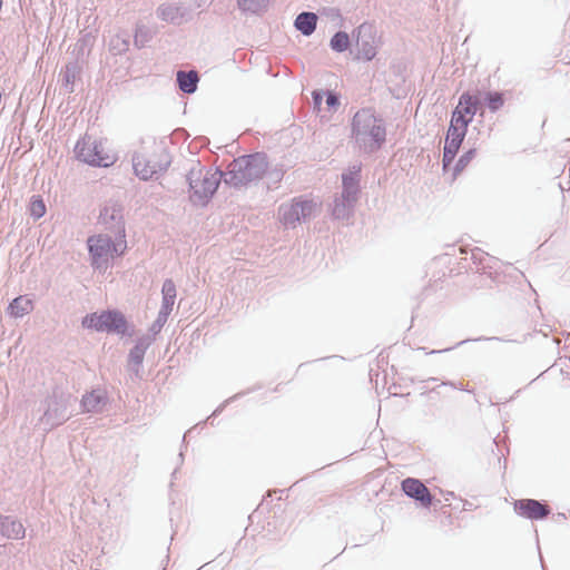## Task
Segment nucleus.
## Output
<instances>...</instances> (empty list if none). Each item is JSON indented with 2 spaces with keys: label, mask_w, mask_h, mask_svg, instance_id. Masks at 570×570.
<instances>
[{
  "label": "nucleus",
  "mask_w": 570,
  "mask_h": 570,
  "mask_svg": "<svg viewBox=\"0 0 570 570\" xmlns=\"http://www.w3.org/2000/svg\"><path fill=\"white\" fill-rule=\"evenodd\" d=\"M169 163L168 153L164 147L159 146L156 150V158L149 159L144 155H136L134 157V170L140 178L148 179L166 169Z\"/></svg>",
  "instance_id": "obj_6"
},
{
  "label": "nucleus",
  "mask_w": 570,
  "mask_h": 570,
  "mask_svg": "<svg viewBox=\"0 0 570 570\" xmlns=\"http://www.w3.org/2000/svg\"><path fill=\"white\" fill-rule=\"evenodd\" d=\"M376 55V48L373 45H365L358 52L357 58L364 60H372Z\"/></svg>",
  "instance_id": "obj_28"
},
{
  "label": "nucleus",
  "mask_w": 570,
  "mask_h": 570,
  "mask_svg": "<svg viewBox=\"0 0 570 570\" xmlns=\"http://www.w3.org/2000/svg\"><path fill=\"white\" fill-rule=\"evenodd\" d=\"M100 220L106 228H110L114 233L120 234V226L122 230H126L122 210L116 205L105 207L100 214Z\"/></svg>",
  "instance_id": "obj_12"
},
{
  "label": "nucleus",
  "mask_w": 570,
  "mask_h": 570,
  "mask_svg": "<svg viewBox=\"0 0 570 570\" xmlns=\"http://www.w3.org/2000/svg\"><path fill=\"white\" fill-rule=\"evenodd\" d=\"M350 43V39L347 33L345 32H337L334 35V37L331 40V47L336 51H344L347 49Z\"/></svg>",
  "instance_id": "obj_25"
},
{
  "label": "nucleus",
  "mask_w": 570,
  "mask_h": 570,
  "mask_svg": "<svg viewBox=\"0 0 570 570\" xmlns=\"http://www.w3.org/2000/svg\"><path fill=\"white\" fill-rule=\"evenodd\" d=\"M466 126L455 124L453 120H451L445 140L462 144L466 134Z\"/></svg>",
  "instance_id": "obj_20"
},
{
  "label": "nucleus",
  "mask_w": 570,
  "mask_h": 570,
  "mask_svg": "<svg viewBox=\"0 0 570 570\" xmlns=\"http://www.w3.org/2000/svg\"><path fill=\"white\" fill-rule=\"evenodd\" d=\"M474 157L475 149H470L466 153H464L455 164L451 173V179H456V177L468 167V165L473 160Z\"/></svg>",
  "instance_id": "obj_21"
},
{
  "label": "nucleus",
  "mask_w": 570,
  "mask_h": 570,
  "mask_svg": "<svg viewBox=\"0 0 570 570\" xmlns=\"http://www.w3.org/2000/svg\"><path fill=\"white\" fill-rule=\"evenodd\" d=\"M479 107V98L469 92H464L461 95L459 102L452 112L451 120L455 124H461L468 127L473 120Z\"/></svg>",
  "instance_id": "obj_8"
},
{
  "label": "nucleus",
  "mask_w": 570,
  "mask_h": 570,
  "mask_svg": "<svg viewBox=\"0 0 570 570\" xmlns=\"http://www.w3.org/2000/svg\"><path fill=\"white\" fill-rule=\"evenodd\" d=\"M75 151L81 161L92 166L108 167L117 160L116 151L106 139L83 137L77 142Z\"/></svg>",
  "instance_id": "obj_3"
},
{
  "label": "nucleus",
  "mask_w": 570,
  "mask_h": 570,
  "mask_svg": "<svg viewBox=\"0 0 570 570\" xmlns=\"http://www.w3.org/2000/svg\"><path fill=\"white\" fill-rule=\"evenodd\" d=\"M343 185H344V191H343V203L336 204L333 214L337 218L345 217V203L347 206H351L352 203L355 200V195L357 191V187L355 181L352 178L344 177L343 178Z\"/></svg>",
  "instance_id": "obj_13"
},
{
  "label": "nucleus",
  "mask_w": 570,
  "mask_h": 570,
  "mask_svg": "<svg viewBox=\"0 0 570 570\" xmlns=\"http://www.w3.org/2000/svg\"><path fill=\"white\" fill-rule=\"evenodd\" d=\"M82 327L97 332L124 334L127 331V321L118 311H102L86 315Z\"/></svg>",
  "instance_id": "obj_5"
},
{
  "label": "nucleus",
  "mask_w": 570,
  "mask_h": 570,
  "mask_svg": "<svg viewBox=\"0 0 570 570\" xmlns=\"http://www.w3.org/2000/svg\"><path fill=\"white\" fill-rule=\"evenodd\" d=\"M164 307L171 308L176 297V286L173 281L167 279L163 285Z\"/></svg>",
  "instance_id": "obj_22"
},
{
  "label": "nucleus",
  "mask_w": 570,
  "mask_h": 570,
  "mask_svg": "<svg viewBox=\"0 0 570 570\" xmlns=\"http://www.w3.org/2000/svg\"><path fill=\"white\" fill-rule=\"evenodd\" d=\"M219 185V177L217 173L199 169L198 173L193 171L190 177V188L193 190V198L197 202H205L210 197Z\"/></svg>",
  "instance_id": "obj_7"
},
{
  "label": "nucleus",
  "mask_w": 570,
  "mask_h": 570,
  "mask_svg": "<svg viewBox=\"0 0 570 570\" xmlns=\"http://www.w3.org/2000/svg\"><path fill=\"white\" fill-rule=\"evenodd\" d=\"M268 0H238L240 9L250 12H258L263 10Z\"/></svg>",
  "instance_id": "obj_24"
},
{
  "label": "nucleus",
  "mask_w": 570,
  "mask_h": 570,
  "mask_svg": "<svg viewBox=\"0 0 570 570\" xmlns=\"http://www.w3.org/2000/svg\"><path fill=\"white\" fill-rule=\"evenodd\" d=\"M114 238L107 234H98L87 239L91 265L95 268H107L108 263L122 256L127 250L126 230L114 233Z\"/></svg>",
  "instance_id": "obj_1"
},
{
  "label": "nucleus",
  "mask_w": 570,
  "mask_h": 570,
  "mask_svg": "<svg viewBox=\"0 0 570 570\" xmlns=\"http://www.w3.org/2000/svg\"><path fill=\"white\" fill-rule=\"evenodd\" d=\"M485 99L490 109L493 111L503 106V97L499 92H489Z\"/></svg>",
  "instance_id": "obj_27"
},
{
  "label": "nucleus",
  "mask_w": 570,
  "mask_h": 570,
  "mask_svg": "<svg viewBox=\"0 0 570 570\" xmlns=\"http://www.w3.org/2000/svg\"><path fill=\"white\" fill-rule=\"evenodd\" d=\"M460 147H461V144H459V142L445 140L443 158H442L443 170L445 173L449 170V167H450L451 163L453 161Z\"/></svg>",
  "instance_id": "obj_19"
},
{
  "label": "nucleus",
  "mask_w": 570,
  "mask_h": 570,
  "mask_svg": "<svg viewBox=\"0 0 570 570\" xmlns=\"http://www.w3.org/2000/svg\"><path fill=\"white\" fill-rule=\"evenodd\" d=\"M30 215L40 218L46 214V205L40 197H33L30 202Z\"/></svg>",
  "instance_id": "obj_26"
},
{
  "label": "nucleus",
  "mask_w": 570,
  "mask_h": 570,
  "mask_svg": "<svg viewBox=\"0 0 570 570\" xmlns=\"http://www.w3.org/2000/svg\"><path fill=\"white\" fill-rule=\"evenodd\" d=\"M317 17L312 12H303L298 14L295 20V27L302 31V33L308 36L311 35L316 27Z\"/></svg>",
  "instance_id": "obj_17"
},
{
  "label": "nucleus",
  "mask_w": 570,
  "mask_h": 570,
  "mask_svg": "<svg viewBox=\"0 0 570 570\" xmlns=\"http://www.w3.org/2000/svg\"><path fill=\"white\" fill-rule=\"evenodd\" d=\"M33 309V302L28 296L16 297L9 305L8 312L12 317H22Z\"/></svg>",
  "instance_id": "obj_14"
},
{
  "label": "nucleus",
  "mask_w": 570,
  "mask_h": 570,
  "mask_svg": "<svg viewBox=\"0 0 570 570\" xmlns=\"http://www.w3.org/2000/svg\"><path fill=\"white\" fill-rule=\"evenodd\" d=\"M401 488L406 495L420 501L422 505L430 507L432 504L430 490L420 480L407 478L402 481Z\"/></svg>",
  "instance_id": "obj_10"
},
{
  "label": "nucleus",
  "mask_w": 570,
  "mask_h": 570,
  "mask_svg": "<svg viewBox=\"0 0 570 570\" xmlns=\"http://www.w3.org/2000/svg\"><path fill=\"white\" fill-rule=\"evenodd\" d=\"M1 531L9 539H21L24 535V528L21 522L10 518H1Z\"/></svg>",
  "instance_id": "obj_15"
},
{
  "label": "nucleus",
  "mask_w": 570,
  "mask_h": 570,
  "mask_svg": "<svg viewBox=\"0 0 570 570\" xmlns=\"http://www.w3.org/2000/svg\"><path fill=\"white\" fill-rule=\"evenodd\" d=\"M326 104L330 106V107H334L336 105H338V99L335 95L333 94H328L327 95V99H326Z\"/></svg>",
  "instance_id": "obj_29"
},
{
  "label": "nucleus",
  "mask_w": 570,
  "mask_h": 570,
  "mask_svg": "<svg viewBox=\"0 0 570 570\" xmlns=\"http://www.w3.org/2000/svg\"><path fill=\"white\" fill-rule=\"evenodd\" d=\"M177 81L179 83V88L184 92L191 94L197 88L198 75L196 71H189V72L179 71L177 73Z\"/></svg>",
  "instance_id": "obj_18"
},
{
  "label": "nucleus",
  "mask_w": 570,
  "mask_h": 570,
  "mask_svg": "<svg viewBox=\"0 0 570 570\" xmlns=\"http://www.w3.org/2000/svg\"><path fill=\"white\" fill-rule=\"evenodd\" d=\"M105 401V394L100 391H91L82 396L81 407L83 412H96Z\"/></svg>",
  "instance_id": "obj_16"
},
{
  "label": "nucleus",
  "mask_w": 570,
  "mask_h": 570,
  "mask_svg": "<svg viewBox=\"0 0 570 570\" xmlns=\"http://www.w3.org/2000/svg\"><path fill=\"white\" fill-rule=\"evenodd\" d=\"M232 166V180L235 185L259 179L267 171L266 158L258 154L242 157L235 160Z\"/></svg>",
  "instance_id": "obj_4"
},
{
  "label": "nucleus",
  "mask_w": 570,
  "mask_h": 570,
  "mask_svg": "<svg viewBox=\"0 0 570 570\" xmlns=\"http://www.w3.org/2000/svg\"><path fill=\"white\" fill-rule=\"evenodd\" d=\"M513 508L520 517L532 520L544 519L550 513L548 505L532 499L517 500L513 503Z\"/></svg>",
  "instance_id": "obj_9"
},
{
  "label": "nucleus",
  "mask_w": 570,
  "mask_h": 570,
  "mask_svg": "<svg viewBox=\"0 0 570 570\" xmlns=\"http://www.w3.org/2000/svg\"><path fill=\"white\" fill-rule=\"evenodd\" d=\"M352 135L358 144L373 150L380 148L385 140V128L372 109L364 108L353 118Z\"/></svg>",
  "instance_id": "obj_2"
},
{
  "label": "nucleus",
  "mask_w": 570,
  "mask_h": 570,
  "mask_svg": "<svg viewBox=\"0 0 570 570\" xmlns=\"http://www.w3.org/2000/svg\"><path fill=\"white\" fill-rule=\"evenodd\" d=\"M321 99H322V97L320 96V94H316V92H315V94H314V100H315V104H316V105H320V104H321Z\"/></svg>",
  "instance_id": "obj_30"
},
{
  "label": "nucleus",
  "mask_w": 570,
  "mask_h": 570,
  "mask_svg": "<svg viewBox=\"0 0 570 570\" xmlns=\"http://www.w3.org/2000/svg\"><path fill=\"white\" fill-rule=\"evenodd\" d=\"M556 389L563 395L570 396V373L559 372L556 377Z\"/></svg>",
  "instance_id": "obj_23"
},
{
  "label": "nucleus",
  "mask_w": 570,
  "mask_h": 570,
  "mask_svg": "<svg viewBox=\"0 0 570 570\" xmlns=\"http://www.w3.org/2000/svg\"><path fill=\"white\" fill-rule=\"evenodd\" d=\"M314 204L308 200L297 202L291 206L282 207L281 213L285 225H293L301 219L309 216L314 209Z\"/></svg>",
  "instance_id": "obj_11"
}]
</instances>
